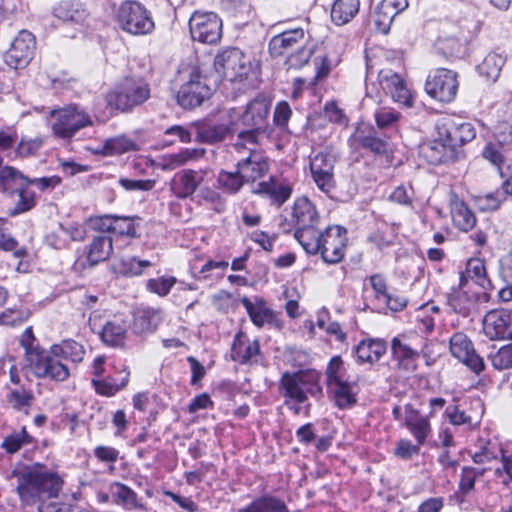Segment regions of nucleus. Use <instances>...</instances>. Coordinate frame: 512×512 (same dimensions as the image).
<instances>
[{
  "label": "nucleus",
  "mask_w": 512,
  "mask_h": 512,
  "mask_svg": "<svg viewBox=\"0 0 512 512\" xmlns=\"http://www.w3.org/2000/svg\"><path fill=\"white\" fill-rule=\"evenodd\" d=\"M12 477L17 480V493L25 505H34L39 501L57 497L63 483L56 473L39 466L15 470Z\"/></svg>",
  "instance_id": "1"
},
{
  "label": "nucleus",
  "mask_w": 512,
  "mask_h": 512,
  "mask_svg": "<svg viewBox=\"0 0 512 512\" xmlns=\"http://www.w3.org/2000/svg\"><path fill=\"white\" fill-rule=\"evenodd\" d=\"M35 341L32 328H26L21 335L20 344L25 350L27 367L37 378H49L56 382L65 381L70 375L67 365L35 345Z\"/></svg>",
  "instance_id": "2"
},
{
  "label": "nucleus",
  "mask_w": 512,
  "mask_h": 512,
  "mask_svg": "<svg viewBox=\"0 0 512 512\" xmlns=\"http://www.w3.org/2000/svg\"><path fill=\"white\" fill-rule=\"evenodd\" d=\"M151 97L149 83L141 77H125L105 95L107 107L118 113H130Z\"/></svg>",
  "instance_id": "3"
},
{
  "label": "nucleus",
  "mask_w": 512,
  "mask_h": 512,
  "mask_svg": "<svg viewBox=\"0 0 512 512\" xmlns=\"http://www.w3.org/2000/svg\"><path fill=\"white\" fill-rule=\"evenodd\" d=\"M279 386L286 405H289V400L299 404L305 403L308 395L318 396L322 392L319 374L314 370L285 372L282 374Z\"/></svg>",
  "instance_id": "4"
},
{
  "label": "nucleus",
  "mask_w": 512,
  "mask_h": 512,
  "mask_svg": "<svg viewBox=\"0 0 512 512\" xmlns=\"http://www.w3.org/2000/svg\"><path fill=\"white\" fill-rule=\"evenodd\" d=\"M115 19L124 32L132 35H147L155 28L151 12L135 0L122 2L116 11Z\"/></svg>",
  "instance_id": "5"
},
{
  "label": "nucleus",
  "mask_w": 512,
  "mask_h": 512,
  "mask_svg": "<svg viewBox=\"0 0 512 512\" xmlns=\"http://www.w3.org/2000/svg\"><path fill=\"white\" fill-rule=\"evenodd\" d=\"M214 75H211L214 86L221 80L231 82L242 81L252 70L247 57L237 48H230L217 54L214 58Z\"/></svg>",
  "instance_id": "6"
},
{
  "label": "nucleus",
  "mask_w": 512,
  "mask_h": 512,
  "mask_svg": "<svg viewBox=\"0 0 512 512\" xmlns=\"http://www.w3.org/2000/svg\"><path fill=\"white\" fill-rule=\"evenodd\" d=\"M215 87L212 77L193 68L177 93V103L184 109H194L211 97Z\"/></svg>",
  "instance_id": "7"
},
{
  "label": "nucleus",
  "mask_w": 512,
  "mask_h": 512,
  "mask_svg": "<svg viewBox=\"0 0 512 512\" xmlns=\"http://www.w3.org/2000/svg\"><path fill=\"white\" fill-rule=\"evenodd\" d=\"M50 116L54 119L53 135L60 139H71L80 129L93 124L90 115L78 106L53 109Z\"/></svg>",
  "instance_id": "8"
},
{
  "label": "nucleus",
  "mask_w": 512,
  "mask_h": 512,
  "mask_svg": "<svg viewBox=\"0 0 512 512\" xmlns=\"http://www.w3.org/2000/svg\"><path fill=\"white\" fill-rule=\"evenodd\" d=\"M222 20L214 12L195 11L189 19V31L194 41L216 44L222 37Z\"/></svg>",
  "instance_id": "9"
},
{
  "label": "nucleus",
  "mask_w": 512,
  "mask_h": 512,
  "mask_svg": "<svg viewBox=\"0 0 512 512\" xmlns=\"http://www.w3.org/2000/svg\"><path fill=\"white\" fill-rule=\"evenodd\" d=\"M426 92L440 102H451L458 91L456 72L439 68L430 74L425 83Z\"/></svg>",
  "instance_id": "10"
},
{
  "label": "nucleus",
  "mask_w": 512,
  "mask_h": 512,
  "mask_svg": "<svg viewBox=\"0 0 512 512\" xmlns=\"http://www.w3.org/2000/svg\"><path fill=\"white\" fill-rule=\"evenodd\" d=\"M347 230L342 226H329L322 233L319 253L329 264L340 262L345 254Z\"/></svg>",
  "instance_id": "11"
},
{
  "label": "nucleus",
  "mask_w": 512,
  "mask_h": 512,
  "mask_svg": "<svg viewBox=\"0 0 512 512\" xmlns=\"http://www.w3.org/2000/svg\"><path fill=\"white\" fill-rule=\"evenodd\" d=\"M35 44V37L31 32L20 31L5 54L6 64L14 69L26 67L33 58Z\"/></svg>",
  "instance_id": "12"
},
{
  "label": "nucleus",
  "mask_w": 512,
  "mask_h": 512,
  "mask_svg": "<svg viewBox=\"0 0 512 512\" xmlns=\"http://www.w3.org/2000/svg\"><path fill=\"white\" fill-rule=\"evenodd\" d=\"M450 351L474 373L479 374L484 370V360L476 353L472 341L466 334L457 332L450 338Z\"/></svg>",
  "instance_id": "13"
},
{
  "label": "nucleus",
  "mask_w": 512,
  "mask_h": 512,
  "mask_svg": "<svg viewBox=\"0 0 512 512\" xmlns=\"http://www.w3.org/2000/svg\"><path fill=\"white\" fill-rule=\"evenodd\" d=\"M438 136H444L457 157L462 154L461 147L476 137V130L469 122L449 121L438 126Z\"/></svg>",
  "instance_id": "14"
},
{
  "label": "nucleus",
  "mask_w": 512,
  "mask_h": 512,
  "mask_svg": "<svg viewBox=\"0 0 512 512\" xmlns=\"http://www.w3.org/2000/svg\"><path fill=\"white\" fill-rule=\"evenodd\" d=\"M379 83L386 94H389L395 102L411 107L413 96L407 87L405 80L390 69H383L378 74Z\"/></svg>",
  "instance_id": "15"
},
{
  "label": "nucleus",
  "mask_w": 512,
  "mask_h": 512,
  "mask_svg": "<svg viewBox=\"0 0 512 512\" xmlns=\"http://www.w3.org/2000/svg\"><path fill=\"white\" fill-rule=\"evenodd\" d=\"M483 332L491 340L512 339L511 316L503 310L488 312L483 320Z\"/></svg>",
  "instance_id": "16"
},
{
  "label": "nucleus",
  "mask_w": 512,
  "mask_h": 512,
  "mask_svg": "<svg viewBox=\"0 0 512 512\" xmlns=\"http://www.w3.org/2000/svg\"><path fill=\"white\" fill-rule=\"evenodd\" d=\"M408 5V0H382L373 16L377 31L387 34L395 17L406 10Z\"/></svg>",
  "instance_id": "17"
},
{
  "label": "nucleus",
  "mask_w": 512,
  "mask_h": 512,
  "mask_svg": "<svg viewBox=\"0 0 512 512\" xmlns=\"http://www.w3.org/2000/svg\"><path fill=\"white\" fill-rule=\"evenodd\" d=\"M306 41V34L302 28L287 30L271 38L269 52L273 57L287 55L289 52L301 47Z\"/></svg>",
  "instance_id": "18"
},
{
  "label": "nucleus",
  "mask_w": 512,
  "mask_h": 512,
  "mask_svg": "<svg viewBox=\"0 0 512 512\" xmlns=\"http://www.w3.org/2000/svg\"><path fill=\"white\" fill-rule=\"evenodd\" d=\"M420 153L423 158L432 165L456 161L458 159L454 148H451L444 136L423 143L420 146Z\"/></svg>",
  "instance_id": "19"
},
{
  "label": "nucleus",
  "mask_w": 512,
  "mask_h": 512,
  "mask_svg": "<svg viewBox=\"0 0 512 512\" xmlns=\"http://www.w3.org/2000/svg\"><path fill=\"white\" fill-rule=\"evenodd\" d=\"M192 129L195 132L196 140L207 144L223 141L234 130L232 123L211 122L192 123Z\"/></svg>",
  "instance_id": "20"
},
{
  "label": "nucleus",
  "mask_w": 512,
  "mask_h": 512,
  "mask_svg": "<svg viewBox=\"0 0 512 512\" xmlns=\"http://www.w3.org/2000/svg\"><path fill=\"white\" fill-rule=\"evenodd\" d=\"M352 138L363 149L369 150L375 155H382L387 152V141L380 138L374 127L370 125H358Z\"/></svg>",
  "instance_id": "21"
},
{
  "label": "nucleus",
  "mask_w": 512,
  "mask_h": 512,
  "mask_svg": "<svg viewBox=\"0 0 512 512\" xmlns=\"http://www.w3.org/2000/svg\"><path fill=\"white\" fill-rule=\"evenodd\" d=\"M203 181V176L200 172L191 169H185L176 174L172 183L171 190L177 198H188Z\"/></svg>",
  "instance_id": "22"
},
{
  "label": "nucleus",
  "mask_w": 512,
  "mask_h": 512,
  "mask_svg": "<svg viewBox=\"0 0 512 512\" xmlns=\"http://www.w3.org/2000/svg\"><path fill=\"white\" fill-rule=\"evenodd\" d=\"M269 110L270 101L265 96H258L247 105L241 115V122L246 127L263 128Z\"/></svg>",
  "instance_id": "23"
},
{
  "label": "nucleus",
  "mask_w": 512,
  "mask_h": 512,
  "mask_svg": "<svg viewBox=\"0 0 512 512\" xmlns=\"http://www.w3.org/2000/svg\"><path fill=\"white\" fill-rule=\"evenodd\" d=\"M405 424L408 430L416 439L419 445L426 442L427 437L431 433V425L429 416H422L418 410L407 405L405 407Z\"/></svg>",
  "instance_id": "24"
},
{
  "label": "nucleus",
  "mask_w": 512,
  "mask_h": 512,
  "mask_svg": "<svg viewBox=\"0 0 512 512\" xmlns=\"http://www.w3.org/2000/svg\"><path fill=\"white\" fill-rule=\"evenodd\" d=\"M128 325L121 318L107 321L99 331L103 343L111 347H123L127 338Z\"/></svg>",
  "instance_id": "25"
},
{
  "label": "nucleus",
  "mask_w": 512,
  "mask_h": 512,
  "mask_svg": "<svg viewBox=\"0 0 512 512\" xmlns=\"http://www.w3.org/2000/svg\"><path fill=\"white\" fill-rule=\"evenodd\" d=\"M162 311L150 307L138 308L134 312L133 331L136 334L151 333L162 320Z\"/></svg>",
  "instance_id": "26"
},
{
  "label": "nucleus",
  "mask_w": 512,
  "mask_h": 512,
  "mask_svg": "<svg viewBox=\"0 0 512 512\" xmlns=\"http://www.w3.org/2000/svg\"><path fill=\"white\" fill-rule=\"evenodd\" d=\"M241 303L245 307L251 321L257 327H263L266 323L274 324L277 322L276 313L266 307L265 301L263 299H258L254 304L248 297L244 296L241 299Z\"/></svg>",
  "instance_id": "27"
},
{
  "label": "nucleus",
  "mask_w": 512,
  "mask_h": 512,
  "mask_svg": "<svg viewBox=\"0 0 512 512\" xmlns=\"http://www.w3.org/2000/svg\"><path fill=\"white\" fill-rule=\"evenodd\" d=\"M236 168L245 182H253L268 171V163L262 156L251 154L248 158L239 161Z\"/></svg>",
  "instance_id": "28"
},
{
  "label": "nucleus",
  "mask_w": 512,
  "mask_h": 512,
  "mask_svg": "<svg viewBox=\"0 0 512 512\" xmlns=\"http://www.w3.org/2000/svg\"><path fill=\"white\" fill-rule=\"evenodd\" d=\"M354 352L359 363H375L386 352V344L381 339H364L355 348Z\"/></svg>",
  "instance_id": "29"
},
{
  "label": "nucleus",
  "mask_w": 512,
  "mask_h": 512,
  "mask_svg": "<svg viewBox=\"0 0 512 512\" xmlns=\"http://www.w3.org/2000/svg\"><path fill=\"white\" fill-rule=\"evenodd\" d=\"M129 377L130 371L124 368L118 372L117 377L110 376L102 380L93 379L92 385L97 394L111 397L127 386Z\"/></svg>",
  "instance_id": "30"
},
{
  "label": "nucleus",
  "mask_w": 512,
  "mask_h": 512,
  "mask_svg": "<svg viewBox=\"0 0 512 512\" xmlns=\"http://www.w3.org/2000/svg\"><path fill=\"white\" fill-rule=\"evenodd\" d=\"M260 351L257 340L249 341L243 333H238L233 341L231 357L234 361L245 364L256 356Z\"/></svg>",
  "instance_id": "31"
},
{
  "label": "nucleus",
  "mask_w": 512,
  "mask_h": 512,
  "mask_svg": "<svg viewBox=\"0 0 512 512\" xmlns=\"http://www.w3.org/2000/svg\"><path fill=\"white\" fill-rule=\"evenodd\" d=\"M113 251L112 239L108 235H99L93 238L87 252V263L93 267L106 261Z\"/></svg>",
  "instance_id": "32"
},
{
  "label": "nucleus",
  "mask_w": 512,
  "mask_h": 512,
  "mask_svg": "<svg viewBox=\"0 0 512 512\" xmlns=\"http://www.w3.org/2000/svg\"><path fill=\"white\" fill-rule=\"evenodd\" d=\"M136 150H138V146L134 140L125 135H118L106 139L103 144L95 150V153L104 156H114Z\"/></svg>",
  "instance_id": "33"
},
{
  "label": "nucleus",
  "mask_w": 512,
  "mask_h": 512,
  "mask_svg": "<svg viewBox=\"0 0 512 512\" xmlns=\"http://www.w3.org/2000/svg\"><path fill=\"white\" fill-rule=\"evenodd\" d=\"M237 512H289V509L282 499L271 494H264L256 497Z\"/></svg>",
  "instance_id": "34"
},
{
  "label": "nucleus",
  "mask_w": 512,
  "mask_h": 512,
  "mask_svg": "<svg viewBox=\"0 0 512 512\" xmlns=\"http://www.w3.org/2000/svg\"><path fill=\"white\" fill-rule=\"evenodd\" d=\"M393 357L398 361L399 367L406 371H415L417 368V360L419 352L403 343L398 338H393L391 342Z\"/></svg>",
  "instance_id": "35"
},
{
  "label": "nucleus",
  "mask_w": 512,
  "mask_h": 512,
  "mask_svg": "<svg viewBox=\"0 0 512 512\" xmlns=\"http://www.w3.org/2000/svg\"><path fill=\"white\" fill-rule=\"evenodd\" d=\"M293 217L296 221V228L316 226L318 213L315 206L307 198H299L293 207Z\"/></svg>",
  "instance_id": "36"
},
{
  "label": "nucleus",
  "mask_w": 512,
  "mask_h": 512,
  "mask_svg": "<svg viewBox=\"0 0 512 512\" xmlns=\"http://www.w3.org/2000/svg\"><path fill=\"white\" fill-rule=\"evenodd\" d=\"M49 354L54 358H63L74 363L81 362L85 354L84 347L74 340H64L51 347Z\"/></svg>",
  "instance_id": "37"
},
{
  "label": "nucleus",
  "mask_w": 512,
  "mask_h": 512,
  "mask_svg": "<svg viewBox=\"0 0 512 512\" xmlns=\"http://www.w3.org/2000/svg\"><path fill=\"white\" fill-rule=\"evenodd\" d=\"M466 273L468 277L475 281L484 291L482 297L485 301L489 299L488 290L493 288L490 279L487 277L486 267L483 260L479 258L470 259L467 262Z\"/></svg>",
  "instance_id": "38"
},
{
  "label": "nucleus",
  "mask_w": 512,
  "mask_h": 512,
  "mask_svg": "<svg viewBox=\"0 0 512 512\" xmlns=\"http://www.w3.org/2000/svg\"><path fill=\"white\" fill-rule=\"evenodd\" d=\"M359 10V0H336L331 8V19L336 25L348 23Z\"/></svg>",
  "instance_id": "39"
},
{
  "label": "nucleus",
  "mask_w": 512,
  "mask_h": 512,
  "mask_svg": "<svg viewBox=\"0 0 512 512\" xmlns=\"http://www.w3.org/2000/svg\"><path fill=\"white\" fill-rule=\"evenodd\" d=\"M109 493L119 505L145 510V506L138 501L137 494L131 488L120 482L111 483Z\"/></svg>",
  "instance_id": "40"
},
{
  "label": "nucleus",
  "mask_w": 512,
  "mask_h": 512,
  "mask_svg": "<svg viewBox=\"0 0 512 512\" xmlns=\"http://www.w3.org/2000/svg\"><path fill=\"white\" fill-rule=\"evenodd\" d=\"M451 215L454 225L460 230L468 231L475 226L476 217L463 201H452Z\"/></svg>",
  "instance_id": "41"
},
{
  "label": "nucleus",
  "mask_w": 512,
  "mask_h": 512,
  "mask_svg": "<svg viewBox=\"0 0 512 512\" xmlns=\"http://www.w3.org/2000/svg\"><path fill=\"white\" fill-rule=\"evenodd\" d=\"M327 387L333 394L335 404L339 408H349L356 403V398L352 393L351 385L346 380H334V382L327 384Z\"/></svg>",
  "instance_id": "42"
},
{
  "label": "nucleus",
  "mask_w": 512,
  "mask_h": 512,
  "mask_svg": "<svg viewBox=\"0 0 512 512\" xmlns=\"http://www.w3.org/2000/svg\"><path fill=\"white\" fill-rule=\"evenodd\" d=\"M152 266L148 260H141L135 256L122 257L114 267L117 273L125 277H135L143 274L146 268Z\"/></svg>",
  "instance_id": "43"
},
{
  "label": "nucleus",
  "mask_w": 512,
  "mask_h": 512,
  "mask_svg": "<svg viewBox=\"0 0 512 512\" xmlns=\"http://www.w3.org/2000/svg\"><path fill=\"white\" fill-rule=\"evenodd\" d=\"M55 15L66 22L83 23L88 16V12L78 2H63L55 8Z\"/></svg>",
  "instance_id": "44"
},
{
  "label": "nucleus",
  "mask_w": 512,
  "mask_h": 512,
  "mask_svg": "<svg viewBox=\"0 0 512 512\" xmlns=\"http://www.w3.org/2000/svg\"><path fill=\"white\" fill-rule=\"evenodd\" d=\"M294 236L307 253H319L322 233H318L315 226L296 228Z\"/></svg>",
  "instance_id": "45"
},
{
  "label": "nucleus",
  "mask_w": 512,
  "mask_h": 512,
  "mask_svg": "<svg viewBox=\"0 0 512 512\" xmlns=\"http://www.w3.org/2000/svg\"><path fill=\"white\" fill-rule=\"evenodd\" d=\"M504 64V56L491 52L487 54L483 61L478 65V71L482 76L494 82L500 76V72Z\"/></svg>",
  "instance_id": "46"
},
{
  "label": "nucleus",
  "mask_w": 512,
  "mask_h": 512,
  "mask_svg": "<svg viewBox=\"0 0 512 512\" xmlns=\"http://www.w3.org/2000/svg\"><path fill=\"white\" fill-rule=\"evenodd\" d=\"M501 456V462L503 463L504 452L502 449L497 447L495 444L487 442L485 445L480 447V450L472 454L473 462L475 467H492V463L498 460Z\"/></svg>",
  "instance_id": "47"
},
{
  "label": "nucleus",
  "mask_w": 512,
  "mask_h": 512,
  "mask_svg": "<svg viewBox=\"0 0 512 512\" xmlns=\"http://www.w3.org/2000/svg\"><path fill=\"white\" fill-rule=\"evenodd\" d=\"M488 470H491V467L464 466L461 471L459 491L468 495L474 489L476 479L482 477Z\"/></svg>",
  "instance_id": "48"
},
{
  "label": "nucleus",
  "mask_w": 512,
  "mask_h": 512,
  "mask_svg": "<svg viewBox=\"0 0 512 512\" xmlns=\"http://www.w3.org/2000/svg\"><path fill=\"white\" fill-rule=\"evenodd\" d=\"M28 184H10V189L18 191L19 199L13 208L12 214H20L31 210L35 206V194L28 189Z\"/></svg>",
  "instance_id": "49"
},
{
  "label": "nucleus",
  "mask_w": 512,
  "mask_h": 512,
  "mask_svg": "<svg viewBox=\"0 0 512 512\" xmlns=\"http://www.w3.org/2000/svg\"><path fill=\"white\" fill-rule=\"evenodd\" d=\"M313 55V47L307 44H302L301 47L289 52L286 55L285 65L288 69H300L306 65Z\"/></svg>",
  "instance_id": "50"
},
{
  "label": "nucleus",
  "mask_w": 512,
  "mask_h": 512,
  "mask_svg": "<svg viewBox=\"0 0 512 512\" xmlns=\"http://www.w3.org/2000/svg\"><path fill=\"white\" fill-rule=\"evenodd\" d=\"M258 191L267 194L278 206L286 202L291 195V188L288 185L270 184L267 182H261Z\"/></svg>",
  "instance_id": "51"
},
{
  "label": "nucleus",
  "mask_w": 512,
  "mask_h": 512,
  "mask_svg": "<svg viewBox=\"0 0 512 512\" xmlns=\"http://www.w3.org/2000/svg\"><path fill=\"white\" fill-rule=\"evenodd\" d=\"M217 182L220 188L230 194L237 193L245 183L237 168L235 172L220 171Z\"/></svg>",
  "instance_id": "52"
},
{
  "label": "nucleus",
  "mask_w": 512,
  "mask_h": 512,
  "mask_svg": "<svg viewBox=\"0 0 512 512\" xmlns=\"http://www.w3.org/2000/svg\"><path fill=\"white\" fill-rule=\"evenodd\" d=\"M33 442V437L28 434L25 427H22L19 432L5 437L1 446L7 453L13 454L16 453L22 446L31 444Z\"/></svg>",
  "instance_id": "53"
},
{
  "label": "nucleus",
  "mask_w": 512,
  "mask_h": 512,
  "mask_svg": "<svg viewBox=\"0 0 512 512\" xmlns=\"http://www.w3.org/2000/svg\"><path fill=\"white\" fill-rule=\"evenodd\" d=\"M477 299L476 293L470 295L468 292L462 291L452 300V305L457 313L469 316L471 312L476 310Z\"/></svg>",
  "instance_id": "54"
},
{
  "label": "nucleus",
  "mask_w": 512,
  "mask_h": 512,
  "mask_svg": "<svg viewBox=\"0 0 512 512\" xmlns=\"http://www.w3.org/2000/svg\"><path fill=\"white\" fill-rule=\"evenodd\" d=\"M489 359L496 370L512 368V343L502 346L497 352L490 354Z\"/></svg>",
  "instance_id": "55"
},
{
  "label": "nucleus",
  "mask_w": 512,
  "mask_h": 512,
  "mask_svg": "<svg viewBox=\"0 0 512 512\" xmlns=\"http://www.w3.org/2000/svg\"><path fill=\"white\" fill-rule=\"evenodd\" d=\"M42 144H43V141L41 138H33V139L22 138L18 142L15 150L12 152V154H13L12 158H16V157L26 158L29 156H33L41 148Z\"/></svg>",
  "instance_id": "56"
},
{
  "label": "nucleus",
  "mask_w": 512,
  "mask_h": 512,
  "mask_svg": "<svg viewBox=\"0 0 512 512\" xmlns=\"http://www.w3.org/2000/svg\"><path fill=\"white\" fill-rule=\"evenodd\" d=\"M177 282L176 278L171 277H159L156 279H149L146 283L147 289L161 297L169 294L171 288Z\"/></svg>",
  "instance_id": "57"
},
{
  "label": "nucleus",
  "mask_w": 512,
  "mask_h": 512,
  "mask_svg": "<svg viewBox=\"0 0 512 512\" xmlns=\"http://www.w3.org/2000/svg\"><path fill=\"white\" fill-rule=\"evenodd\" d=\"M505 199L506 197L503 192L495 191L478 196L476 202L479 209L483 211H493L498 209Z\"/></svg>",
  "instance_id": "58"
},
{
  "label": "nucleus",
  "mask_w": 512,
  "mask_h": 512,
  "mask_svg": "<svg viewBox=\"0 0 512 512\" xmlns=\"http://www.w3.org/2000/svg\"><path fill=\"white\" fill-rule=\"evenodd\" d=\"M200 198L212 206V209L217 213L225 210L226 202L220 193L211 188H202L199 192Z\"/></svg>",
  "instance_id": "59"
},
{
  "label": "nucleus",
  "mask_w": 512,
  "mask_h": 512,
  "mask_svg": "<svg viewBox=\"0 0 512 512\" xmlns=\"http://www.w3.org/2000/svg\"><path fill=\"white\" fill-rule=\"evenodd\" d=\"M400 113L389 108H380L375 112V121L380 129H385L394 126L399 120Z\"/></svg>",
  "instance_id": "60"
},
{
  "label": "nucleus",
  "mask_w": 512,
  "mask_h": 512,
  "mask_svg": "<svg viewBox=\"0 0 512 512\" xmlns=\"http://www.w3.org/2000/svg\"><path fill=\"white\" fill-rule=\"evenodd\" d=\"M498 143L489 142L482 150V156L494 166L500 168L504 162V152Z\"/></svg>",
  "instance_id": "61"
},
{
  "label": "nucleus",
  "mask_w": 512,
  "mask_h": 512,
  "mask_svg": "<svg viewBox=\"0 0 512 512\" xmlns=\"http://www.w3.org/2000/svg\"><path fill=\"white\" fill-rule=\"evenodd\" d=\"M420 446L415 445L408 439H400L395 446L394 455L400 459L408 460L414 455L420 453Z\"/></svg>",
  "instance_id": "62"
},
{
  "label": "nucleus",
  "mask_w": 512,
  "mask_h": 512,
  "mask_svg": "<svg viewBox=\"0 0 512 512\" xmlns=\"http://www.w3.org/2000/svg\"><path fill=\"white\" fill-rule=\"evenodd\" d=\"M132 217L114 216V234L126 235L129 237L136 236V228Z\"/></svg>",
  "instance_id": "63"
},
{
  "label": "nucleus",
  "mask_w": 512,
  "mask_h": 512,
  "mask_svg": "<svg viewBox=\"0 0 512 512\" xmlns=\"http://www.w3.org/2000/svg\"><path fill=\"white\" fill-rule=\"evenodd\" d=\"M494 137L502 149L512 144V125L508 122H501L495 127Z\"/></svg>",
  "instance_id": "64"
}]
</instances>
